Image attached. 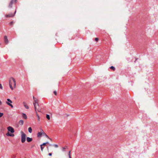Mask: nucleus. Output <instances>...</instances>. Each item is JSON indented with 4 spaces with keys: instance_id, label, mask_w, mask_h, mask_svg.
Returning <instances> with one entry per match:
<instances>
[{
    "instance_id": "412c9836",
    "label": "nucleus",
    "mask_w": 158,
    "mask_h": 158,
    "mask_svg": "<svg viewBox=\"0 0 158 158\" xmlns=\"http://www.w3.org/2000/svg\"><path fill=\"white\" fill-rule=\"evenodd\" d=\"M7 101H8V102H10V103H12V102L9 99H7Z\"/></svg>"
},
{
    "instance_id": "f03ea898",
    "label": "nucleus",
    "mask_w": 158,
    "mask_h": 158,
    "mask_svg": "<svg viewBox=\"0 0 158 158\" xmlns=\"http://www.w3.org/2000/svg\"><path fill=\"white\" fill-rule=\"evenodd\" d=\"M34 102V105L35 107V109H37L39 107V105L38 103V100L35 97H33Z\"/></svg>"
},
{
    "instance_id": "7ed1b4c3",
    "label": "nucleus",
    "mask_w": 158,
    "mask_h": 158,
    "mask_svg": "<svg viewBox=\"0 0 158 158\" xmlns=\"http://www.w3.org/2000/svg\"><path fill=\"white\" fill-rule=\"evenodd\" d=\"M21 142L24 143L26 141V135L23 132H21Z\"/></svg>"
},
{
    "instance_id": "7c9ffc66",
    "label": "nucleus",
    "mask_w": 158,
    "mask_h": 158,
    "mask_svg": "<svg viewBox=\"0 0 158 158\" xmlns=\"http://www.w3.org/2000/svg\"><path fill=\"white\" fill-rule=\"evenodd\" d=\"M13 22H11L10 23V25H12L13 24Z\"/></svg>"
},
{
    "instance_id": "393cba45",
    "label": "nucleus",
    "mask_w": 158,
    "mask_h": 158,
    "mask_svg": "<svg viewBox=\"0 0 158 158\" xmlns=\"http://www.w3.org/2000/svg\"><path fill=\"white\" fill-rule=\"evenodd\" d=\"M99 40V39L98 38H96L95 39V40L96 41L98 42Z\"/></svg>"
},
{
    "instance_id": "c85d7f7f",
    "label": "nucleus",
    "mask_w": 158,
    "mask_h": 158,
    "mask_svg": "<svg viewBox=\"0 0 158 158\" xmlns=\"http://www.w3.org/2000/svg\"><path fill=\"white\" fill-rule=\"evenodd\" d=\"M10 136H12V137H13V136H14V134H10Z\"/></svg>"
},
{
    "instance_id": "ddd939ff",
    "label": "nucleus",
    "mask_w": 158,
    "mask_h": 158,
    "mask_svg": "<svg viewBox=\"0 0 158 158\" xmlns=\"http://www.w3.org/2000/svg\"><path fill=\"white\" fill-rule=\"evenodd\" d=\"M6 103L8 105H9V106H10L11 108H13V106L11 104L10 102H6Z\"/></svg>"
},
{
    "instance_id": "a211bd4d",
    "label": "nucleus",
    "mask_w": 158,
    "mask_h": 158,
    "mask_svg": "<svg viewBox=\"0 0 158 158\" xmlns=\"http://www.w3.org/2000/svg\"><path fill=\"white\" fill-rule=\"evenodd\" d=\"M44 133L42 135L46 136L47 137L49 138L48 136L44 132Z\"/></svg>"
},
{
    "instance_id": "cd10ccee",
    "label": "nucleus",
    "mask_w": 158,
    "mask_h": 158,
    "mask_svg": "<svg viewBox=\"0 0 158 158\" xmlns=\"http://www.w3.org/2000/svg\"><path fill=\"white\" fill-rule=\"evenodd\" d=\"M46 143H43L42 144H41V145H43V146H45L46 145Z\"/></svg>"
},
{
    "instance_id": "a878e982",
    "label": "nucleus",
    "mask_w": 158,
    "mask_h": 158,
    "mask_svg": "<svg viewBox=\"0 0 158 158\" xmlns=\"http://www.w3.org/2000/svg\"><path fill=\"white\" fill-rule=\"evenodd\" d=\"M3 114V113H0V118L2 116Z\"/></svg>"
},
{
    "instance_id": "6ab92c4d",
    "label": "nucleus",
    "mask_w": 158,
    "mask_h": 158,
    "mask_svg": "<svg viewBox=\"0 0 158 158\" xmlns=\"http://www.w3.org/2000/svg\"><path fill=\"white\" fill-rule=\"evenodd\" d=\"M70 154H71V151H70L69 152V153H68V156H69V158H71Z\"/></svg>"
},
{
    "instance_id": "423d86ee",
    "label": "nucleus",
    "mask_w": 158,
    "mask_h": 158,
    "mask_svg": "<svg viewBox=\"0 0 158 158\" xmlns=\"http://www.w3.org/2000/svg\"><path fill=\"white\" fill-rule=\"evenodd\" d=\"M16 12V10L15 11V13H14V14H8V15H5V16L6 18L13 17L15 15V14Z\"/></svg>"
},
{
    "instance_id": "f704fd0d",
    "label": "nucleus",
    "mask_w": 158,
    "mask_h": 158,
    "mask_svg": "<svg viewBox=\"0 0 158 158\" xmlns=\"http://www.w3.org/2000/svg\"><path fill=\"white\" fill-rule=\"evenodd\" d=\"M38 111H40L38 109Z\"/></svg>"
},
{
    "instance_id": "72a5a7b5",
    "label": "nucleus",
    "mask_w": 158,
    "mask_h": 158,
    "mask_svg": "<svg viewBox=\"0 0 158 158\" xmlns=\"http://www.w3.org/2000/svg\"><path fill=\"white\" fill-rule=\"evenodd\" d=\"M45 143H46V144L48 143V142H46Z\"/></svg>"
},
{
    "instance_id": "6e6552de",
    "label": "nucleus",
    "mask_w": 158,
    "mask_h": 158,
    "mask_svg": "<svg viewBox=\"0 0 158 158\" xmlns=\"http://www.w3.org/2000/svg\"><path fill=\"white\" fill-rule=\"evenodd\" d=\"M4 40L6 44H7L9 42V41L7 39V36H5L4 37Z\"/></svg>"
},
{
    "instance_id": "9d476101",
    "label": "nucleus",
    "mask_w": 158,
    "mask_h": 158,
    "mask_svg": "<svg viewBox=\"0 0 158 158\" xmlns=\"http://www.w3.org/2000/svg\"><path fill=\"white\" fill-rule=\"evenodd\" d=\"M23 105L26 109H28L29 108L28 106V105H27L26 102H23Z\"/></svg>"
},
{
    "instance_id": "e433bc0d",
    "label": "nucleus",
    "mask_w": 158,
    "mask_h": 158,
    "mask_svg": "<svg viewBox=\"0 0 158 158\" xmlns=\"http://www.w3.org/2000/svg\"><path fill=\"white\" fill-rule=\"evenodd\" d=\"M1 44L0 43V45H1Z\"/></svg>"
},
{
    "instance_id": "39448f33",
    "label": "nucleus",
    "mask_w": 158,
    "mask_h": 158,
    "mask_svg": "<svg viewBox=\"0 0 158 158\" xmlns=\"http://www.w3.org/2000/svg\"><path fill=\"white\" fill-rule=\"evenodd\" d=\"M7 129L9 131H10L12 133H13L15 131L14 128L11 127L9 126L8 127Z\"/></svg>"
},
{
    "instance_id": "4be33fe9",
    "label": "nucleus",
    "mask_w": 158,
    "mask_h": 158,
    "mask_svg": "<svg viewBox=\"0 0 158 158\" xmlns=\"http://www.w3.org/2000/svg\"><path fill=\"white\" fill-rule=\"evenodd\" d=\"M6 135L7 136H10V133L9 132H8V133H7L6 134Z\"/></svg>"
},
{
    "instance_id": "2eb2a0df",
    "label": "nucleus",
    "mask_w": 158,
    "mask_h": 158,
    "mask_svg": "<svg viewBox=\"0 0 158 158\" xmlns=\"http://www.w3.org/2000/svg\"><path fill=\"white\" fill-rule=\"evenodd\" d=\"M46 117L48 120H49L50 119V117L48 114H46Z\"/></svg>"
},
{
    "instance_id": "f257e3e1",
    "label": "nucleus",
    "mask_w": 158,
    "mask_h": 158,
    "mask_svg": "<svg viewBox=\"0 0 158 158\" xmlns=\"http://www.w3.org/2000/svg\"><path fill=\"white\" fill-rule=\"evenodd\" d=\"M9 84L10 88L12 90L14 89V88L16 87V81L13 77H10L9 79Z\"/></svg>"
},
{
    "instance_id": "aec40b11",
    "label": "nucleus",
    "mask_w": 158,
    "mask_h": 158,
    "mask_svg": "<svg viewBox=\"0 0 158 158\" xmlns=\"http://www.w3.org/2000/svg\"><path fill=\"white\" fill-rule=\"evenodd\" d=\"M110 68L111 69L113 70H114L115 69V68L113 66H111V67H110Z\"/></svg>"
},
{
    "instance_id": "1a4fd4ad",
    "label": "nucleus",
    "mask_w": 158,
    "mask_h": 158,
    "mask_svg": "<svg viewBox=\"0 0 158 158\" xmlns=\"http://www.w3.org/2000/svg\"><path fill=\"white\" fill-rule=\"evenodd\" d=\"M27 140L28 142H30L32 141V138H30V137H27Z\"/></svg>"
},
{
    "instance_id": "f3484780",
    "label": "nucleus",
    "mask_w": 158,
    "mask_h": 158,
    "mask_svg": "<svg viewBox=\"0 0 158 158\" xmlns=\"http://www.w3.org/2000/svg\"><path fill=\"white\" fill-rule=\"evenodd\" d=\"M40 148H41V151L43 152V151L44 148V147H43V146L41 145H40Z\"/></svg>"
},
{
    "instance_id": "2f4dec72",
    "label": "nucleus",
    "mask_w": 158,
    "mask_h": 158,
    "mask_svg": "<svg viewBox=\"0 0 158 158\" xmlns=\"http://www.w3.org/2000/svg\"><path fill=\"white\" fill-rule=\"evenodd\" d=\"M48 155L49 156H51L52 155V153H49L48 154Z\"/></svg>"
},
{
    "instance_id": "bb28decb",
    "label": "nucleus",
    "mask_w": 158,
    "mask_h": 158,
    "mask_svg": "<svg viewBox=\"0 0 158 158\" xmlns=\"http://www.w3.org/2000/svg\"><path fill=\"white\" fill-rule=\"evenodd\" d=\"M53 146L55 148H57L58 147V146L57 144H54Z\"/></svg>"
},
{
    "instance_id": "c9c22d12",
    "label": "nucleus",
    "mask_w": 158,
    "mask_h": 158,
    "mask_svg": "<svg viewBox=\"0 0 158 158\" xmlns=\"http://www.w3.org/2000/svg\"><path fill=\"white\" fill-rule=\"evenodd\" d=\"M50 114H52V113H50Z\"/></svg>"
},
{
    "instance_id": "9b49d317",
    "label": "nucleus",
    "mask_w": 158,
    "mask_h": 158,
    "mask_svg": "<svg viewBox=\"0 0 158 158\" xmlns=\"http://www.w3.org/2000/svg\"><path fill=\"white\" fill-rule=\"evenodd\" d=\"M22 116L25 119H27V116L25 114L23 113L22 114Z\"/></svg>"
},
{
    "instance_id": "b1692460",
    "label": "nucleus",
    "mask_w": 158,
    "mask_h": 158,
    "mask_svg": "<svg viewBox=\"0 0 158 158\" xmlns=\"http://www.w3.org/2000/svg\"><path fill=\"white\" fill-rule=\"evenodd\" d=\"M53 93L55 95H57V92H56V91H54L53 92Z\"/></svg>"
},
{
    "instance_id": "5701e85b",
    "label": "nucleus",
    "mask_w": 158,
    "mask_h": 158,
    "mask_svg": "<svg viewBox=\"0 0 158 158\" xmlns=\"http://www.w3.org/2000/svg\"><path fill=\"white\" fill-rule=\"evenodd\" d=\"M0 89H2L3 87L1 84L0 83Z\"/></svg>"
},
{
    "instance_id": "dca6fc26",
    "label": "nucleus",
    "mask_w": 158,
    "mask_h": 158,
    "mask_svg": "<svg viewBox=\"0 0 158 158\" xmlns=\"http://www.w3.org/2000/svg\"><path fill=\"white\" fill-rule=\"evenodd\" d=\"M28 131L29 132H30V133H31L32 132V130L31 127H29L28 128Z\"/></svg>"
},
{
    "instance_id": "c756f323",
    "label": "nucleus",
    "mask_w": 158,
    "mask_h": 158,
    "mask_svg": "<svg viewBox=\"0 0 158 158\" xmlns=\"http://www.w3.org/2000/svg\"><path fill=\"white\" fill-rule=\"evenodd\" d=\"M65 149V148L64 147H63L62 148V151H64L65 150H64V149Z\"/></svg>"
},
{
    "instance_id": "f8f14e48",
    "label": "nucleus",
    "mask_w": 158,
    "mask_h": 158,
    "mask_svg": "<svg viewBox=\"0 0 158 158\" xmlns=\"http://www.w3.org/2000/svg\"><path fill=\"white\" fill-rule=\"evenodd\" d=\"M19 124L21 125H22L23 124V121L22 120H20L19 122Z\"/></svg>"
},
{
    "instance_id": "20e7f679",
    "label": "nucleus",
    "mask_w": 158,
    "mask_h": 158,
    "mask_svg": "<svg viewBox=\"0 0 158 158\" xmlns=\"http://www.w3.org/2000/svg\"><path fill=\"white\" fill-rule=\"evenodd\" d=\"M17 0H11L9 3L8 7L10 8H11L12 7V5L14 3H16Z\"/></svg>"
},
{
    "instance_id": "473e14b6",
    "label": "nucleus",
    "mask_w": 158,
    "mask_h": 158,
    "mask_svg": "<svg viewBox=\"0 0 158 158\" xmlns=\"http://www.w3.org/2000/svg\"><path fill=\"white\" fill-rule=\"evenodd\" d=\"M47 148V150H48H48H49V148H48V147Z\"/></svg>"
},
{
    "instance_id": "0eeeda50",
    "label": "nucleus",
    "mask_w": 158,
    "mask_h": 158,
    "mask_svg": "<svg viewBox=\"0 0 158 158\" xmlns=\"http://www.w3.org/2000/svg\"><path fill=\"white\" fill-rule=\"evenodd\" d=\"M44 131L42 129H41L40 132H39L37 134V136L38 137H40L44 133Z\"/></svg>"
},
{
    "instance_id": "4468645a",
    "label": "nucleus",
    "mask_w": 158,
    "mask_h": 158,
    "mask_svg": "<svg viewBox=\"0 0 158 158\" xmlns=\"http://www.w3.org/2000/svg\"><path fill=\"white\" fill-rule=\"evenodd\" d=\"M35 111L36 112V116H37V118H38V121H40V117H39V115H38V114L37 113V111L36 109H35Z\"/></svg>"
}]
</instances>
